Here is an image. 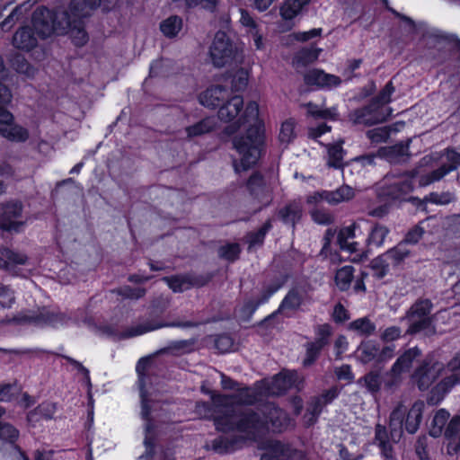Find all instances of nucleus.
Returning a JSON list of instances; mask_svg holds the SVG:
<instances>
[{"label":"nucleus","mask_w":460,"mask_h":460,"mask_svg":"<svg viewBox=\"0 0 460 460\" xmlns=\"http://www.w3.org/2000/svg\"><path fill=\"white\" fill-rule=\"evenodd\" d=\"M446 156L447 164H444L449 172L456 170L460 166V153H457L453 148H446L443 152Z\"/></svg>","instance_id":"nucleus-60"},{"label":"nucleus","mask_w":460,"mask_h":460,"mask_svg":"<svg viewBox=\"0 0 460 460\" xmlns=\"http://www.w3.org/2000/svg\"><path fill=\"white\" fill-rule=\"evenodd\" d=\"M261 419L265 421L266 427L255 435L245 434L247 438L255 439L263 435L267 430L280 432L286 429L290 422L288 414L273 402H267L260 410Z\"/></svg>","instance_id":"nucleus-10"},{"label":"nucleus","mask_w":460,"mask_h":460,"mask_svg":"<svg viewBox=\"0 0 460 460\" xmlns=\"http://www.w3.org/2000/svg\"><path fill=\"white\" fill-rule=\"evenodd\" d=\"M311 0H285L280 6V15L285 20H291L308 5Z\"/></svg>","instance_id":"nucleus-33"},{"label":"nucleus","mask_w":460,"mask_h":460,"mask_svg":"<svg viewBox=\"0 0 460 460\" xmlns=\"http://www.w3.org/2000/svg\"><path fill=\"white\" fill-rule=\"evenodd\" d=\"M241 248L238 243H227L218 249V256L229 261H234L239 258Z\"/></svg>","instance_id":"nucleus-53"},{"label":"nucleus","mask_w":460,"mask_h":460,"mask_svg":"<svg viewBox=\"0 0 460 460\" xmlns=\"http://www.w3.org/2000/svg\"><path fill=\"white\" fill-rule=\"evenodd\" d=\"M450 414L447 411L444 409H440L439 411H438L431 423V428L429 430L430 436H432L433 438L439 437L442 434L443 429L447 421L448 420Z\"/></svg>","instance_id":"nucleus-42"},{"label":"nucleus","mask_w":460,"mask_h":460,"mask_svg":"<svg viewBox=\"0 0 460 460\" xmlns=\"http://www.w3.org/2000/svg\"><path fill=\"white\" fill-rule=\"evenodd\" d=\"M248 84V73L246 70L240 69L232 79V90L234 92L243 91Z\"/></svg>","instance_id":"nucleus-64"},{"label":"nucleus","mask_w":460,"mask_h":460,"mask_svg":"<svg viewBox=\"0 0 460 460\" xmlns=\"http://www.w3.org/2000/svg\"><path fill=\"white\" fill-rule=\"evenodd\" d=\"M163 280L166 282L173 292H183L192 287H202L206 285L209 281V278L181 275L164 277Z\"/></svg>","instance_id":"nucleus-22"},{"label":"nucleus","mask_w":460,"mask_h":460,"mask_svg":"<svg viewBox=\"0 0 460 460\" xmlns=\"http://www.w3.org/2000/svg\"><path fill=\"white\" fill-rule=\"evenodd\" d=\"M212 63L217 67H222L233 61L237 62L239 56L236 49L226 32L217 31L209 49Z\"/></svg>","instance_id":"nucleus-9"},{"label":"nucleus","mask_w":460,"mask_h":460,"mask_svg":"<svg viewBox=\"0 0 460 460\" xmlns=\"http://www.w3.org/2000/svg\"><path fill=\"white\" fill-rule=\"evenodd\" d=\"M447 369L450 374L438 385L443 392H447L456 385L460 384V352L448 363Z\"/></svg>","instance_id":"nucleus-30"},{"label":"nucleus","mask_w":460,"mask_h":460,"mask_svg":"<svg viewBox=\"0 0 460 460\" xmlns=\"http://www.w3.org/2000/svg\"><path fill=\"white\" fill-rule=\"evenodd\" d=\"M416 172H405L401 174L394 172L387 174L385 179V185L383 187L382 195L391 199L405 200V196L411 193L413 190V179Z\"/></svg>","instance_id":"nucleus-8"},{"label":"nucleus","mask_w":460,"mask_h":460,"mask_svg":"<svg viewBox=\"0 0 460 460\" xmlns=\"http://www.w3.org/2000/svg\"><path fill=\"white\" fill-rule=\"evenodd\" d=\"M271 221L269 219L258 231L250 233L247 236L250 248L256 245H261L267 233L271 229Z\"/></svg>","instance_id":"nucleus-48"},{"label":"nucleus","mask_w":460,"mask_h":460,"mask_svg":"<svg viewBox=\"0 0 460 460\" xmlns=\"http://www.w3.org/2000/svg\"><path fill=\"white\" fill-rule=\"evenodd\" d=\"M295 128L296 123L292 119H288L282 123L279 132V140L281 143L288 145L296 138V133L295 131Z\"/></svg>","instance_id":"nucleus-50"},{"label":"nucleus","mask_w":460,"mask_h":460,"mask_svg":"<svg viewBox=\"0 0 460 460\" xmlns=\"http://www.w3.org/2000/svg\"><path fill=\"white\" fill-rule=\"evenodd\" d=\"M197 339L191 338L189 340L174 341L169 343L165 348L156 351V355L171 354L173 356H181L188 354L195 350Z\"/></svg>","instance_id":"nucleus-28"},{"label":"nucleus","mask_w":460,"mask_h":460,"mask_svg":"<svg viewBox=\"0 0 460 460\" xmlns=\"http://www.w3.org/2000/svg\"><path fill=\"white\" fill-rule=\"evenodd\" d=\"M152 359L151 357H145L141 358L136 367L137 373L138 375V385L140 389V397H141V404H142V411L141 415L142 418L149 420V415H150V408L148 405V400L146 395V391L145 390V376L146 371L149 368L151 365ZM152 429L150 421H148L146 425V438L144 440V443L146 447V454L152 455L154 452V446H153V438L148 435L150 432V429Z\"/></svg>","instance_id":"nucleus-11"},{"label":"nucleus","mask_w":460,"mask_h":460,"mask_svg":"<svg viewBox=\"0 0 460 460\" xmlns=\"http://www.w3.org/2000/svg\"><path fill=\"white\" fill-rule=\"evenodd\" d=\"M116 293L124 298L137 300L145 296L146 289L144 288H131L130 286H124L118 288Z\"/></svg>","instance_id":"nucleus-56"},{"label":"nucleus","mask_w":460,"mask_h":460,"mask_svg":"<svg viewBox=\"0 0 460 460\" xmlns=\"http://www.w3.org/2000/svg\"><path fill=\"white\" fill-rule=\"evenodd\" d=\"M406 413V406L400 402L391 412L389 417V433L385 426L377 424L375 429V439L380 447L382 454L386 458L393 457V447L391 442L398 443L403 434V420Z\"/></svg>","instance_id":"nucleus-3"},{"label":"nucleus","mask_w":460,"mask_h":460,"mask_svg":"<svg viewBox=\"0 0 460 460\" xmlns=\"http://www.w3.org/2000/svg\"><path fill=\"white\" fill-rule=\"evenodd\" d=\"M243 108V100L240 95H234L226 100L218 110V119L225 122L234 121L225 128L227 135L235 133L242 125L249 124L244 136L234 137L233 146L240 155V164L236 160L234 166L236 172L248 170L254 165L261 156L264 141L263 124L259 119V105L250 102L242 116L238 117Z\"/></svg>","instance_id":"nucleus-1"},{"label":"nucleus","mask_w":460,"mask_h":460,"mask_svg":"<svg viewBox=\"0 0 460 460\" xmlns=\"http://www.w3.org/2000/svg\"><path fill=\"white\" fill-rule=\"evenodd\" d=\"M370 267L373 270V276L377 279H382L385 278L388 271L390 266L388 263L382 258L381 255L372 260L370 262Z\"/></svg>","instance_id":"nucleus-55"},{"label":"nucleus","mask_w":460,"mask_h":460,"mask_svg":"<svg viewBox=\"0 0 460 460\" xmlns=\"http://www.w3.org/2000/svg\"><path fill=\"white\" fill-rule=\"evenodd\" d=\"M443 365L432 359L426 358L417 367L412 379L421 391L427 390L439 376Z\"/></svg>","instance_id":"nucleus-14"},{"label":"nucleus","mask_w":460,"mask_h":460,"mask_svg":"<svg viewBox=\"0 0 460 460\" xmlns=\"http://www.w3.org/2000/svg\"><path fill=\"white\" fill-rule=\"evenodd\" d=\"M195 412L199 418L213 419L217 430L222 432L248 430V424L254 420L252 412H242L233 407L230 398L211 393V402H198Z\"/></svg>","instance_id":"nucleus-2"},{"label":"nucleus","mask_w":460,"mask_h":460,"mask_svg":"<svg viewBox=\"0 0 460 460\" xmlns=\"http://www.w3.org/2000/svg\"><path fill=\"white\" fill-rule=\"evenodd\" d=\"M317 58L318 53L315 49H303L296 54L295 60L298 65L305 66L310 63H313L317 59Z\"/></svg>","instance_id":"nucleus-59"},{"label":"nucleus","mask_w":460,"mask_h":460,"mask_svg":"<svg viewBox=\"0 0 460 460\" xmlns=\"http://www.w3.org/2000/svg\"><path fill=\"white\" fill-rule=\"evenodd\" d=\"M445 436L450 440L449 447L454 451L457 452L460 450V415H456L451 419L447 424Z\"/></svg>","instance_id":"nucleus-35"},{"label":"nucleus","mask_w":460,"mask_h":460,"mask_svg":"<svg viewBox=\"0 0 460 460\" xmlns=\"http://www.w3.org/2000/svg\"><path fill=\"white\" fill-rule=\"evenodd\" d=\"M312 219L319 225H331L333 223V216L325 208L315 207L310 210Z\"/></svg>","instance_id":"nucleus-54"},{"label":"nucleus","mask_w":460,"mask_h":460,"mask_svg":"<svg viewBox=\"0 0 460 460\" xmlns=\"http://www.w3.org/2000/svg\"><path fill=\"white\" fill-rule=\"evenodd\" d=\"M343 141L341 140L336 144L327 145L328 160L327 165L332 168H343V157L345 151L342 148Z\"/></svg>","instance_id":"nucleus-34"},{"label":"nucleus","mask_w":460,"mask_h":460,"mask_svg":"<svg viewBox=\"0 0 460 460\" xmlns=\"http://www.w3.org/2000/svg\"><path fill=\"white\" fill-rule=\"evenodd\" d=\"M14 302L13 291L7 286L0 285V309L10 308Z\"/></svg>","instance_id":"nucleus-62"},{"label":"nucleus","mask_w":460,"mask_h":460,"mask_svg":"<svg viewBox=\"0 0 460 460\" xmlns=\"http://www.w3.org/2000/svg\"><path fill=\"white\" fill-rule=\"evenodd\" d=\"M198 324L191 321L186 322H172L169 323H155L151 321H147L143 323H137L136 325H132L128 327L124 332H122L119 335L120 339H129L133 337H137L142 335L146 332L155 331L163 327H181V328H192L196 327Z\"/></svg>","instance_id":"nucleus-17"},{"label":"nucleus","mask_w":460,"mask_h":460,"mask_svg":"<svg viewBox=\"0 0 460 460\" xmlns=\"http://www.w3.org/2000/svg\"><path fill=\"white\" fill-rule=\"evenodd\" d=\"M226 396L230 398V403L233 407L238 409L242 412H252L254 417L252 423L248 424L249 426H252L248 430H235L236 432L255 435L265 429V421L261 419L259 412L254 411L252 409L243 408V405H252L257 401V394L253 389L250 387L237 389L234 394Z\"/></svg>","instance_id":"nucleus-7"},{"label":"nucleus","mask_w":460,"mask_h":460,"mask_svg":"<svg viewBox=\"0 0 460 460\" xmlns=\"http://www.w3.org/2000/svg\"><path fill=\"white\" fill-rule=\"evenodd\" d=\"M302 302L303 296L301 292L296 288H293L284 297L279 311H283L286 309L296 310L302 305Z\"/></svg>","instance_id":"nucleus-44"},{"label":"nucleus","mask_w":460,"mask_h":460,"mask_svg":"<svg viewBox=\"0 0 460 460\" xmlns=\"http://www.w3.org/2000/svg\"><path fill=\"white\" fill-rule=\"evenodd\" d=\"M450 172L443 164L440 167L432 172L423 174L420 177V186H428L433 182L438 181L443 179L447 173Z\"/></svg>","instance_id":"nucleus-47"},{"label":"nucleus","mask_w":460,"mask_h":460,"mask_svg":"<svg viewBox=\"0 0 460 460\" xmlns=\"http://www.w3.org/2000/svg\"><path fill=\"white\" fill-rule=\"evenodd\" d=\"M350 329L363 335H371L376 331V324L367 317H363L351 322Z\"/></svg>","instance_id":"nucleus-49"},{"label":"nucleus","mask_w":460,"mask_h":460,"mask_svg":"<svg viewBox=\"0 0 460 460\" xmlns=\"http://www.w3.org/2000/svg\"><path fill=\"white\" fill-rule=\"evenodd\" d=\"M32 25L37 34L45 39L53 32L65 33L70 28L71 22L66 12L54 14L47 7L40 6L33 12Z\"/></svg>","instance_id":"nucleus-4"},{"label":"nucleus","mask_w":460,"mask_h":460,"mask_svg":"<svg viewBox=\"0 0 460 460\" xmlns=\"http://www.w3.org/2000/svg\"><path fill=\"white\" fill-rule=\"evenodd\" d=\"M0 227L7 231L17 232L22 225L17 219L22 217V204L20 201H10L2 205Z\"/></svg>","instance_id":"nucleus-18"},{"label":"nucleus","mask_w":460,"mask_h":460,"mask_svg":"<svg viewBox=\"0 0 460 460\" xmlns=\"http://www.w3.org/2000/svg\"><path fill=\"white\" fill-rule=\"evenodd\" d=\"M13 45L21 50L30 51L37 45L33 31L28 26L20 28L13 37Z\"/></svg>","instance_id":"nucleus-27"},{"label":"nucleus","mask_w":460,"mask_h":460,"mask_svg":"<svg viewBox=\"0 0 460 460\" xmlns=\"http://www.w3.org/2000/svg\"><path fill=\"white\" fill-rule=\"evenodd\" d=\"M261 460H307L301 451L291 448L279 441L270 445V451L261 456Z\"/></svg>","instance_id":"nucleus-21"},{"label":"nucleus","mask_w":460,"mask_h":460,"mask_svg":"<svg viewBox=\"0 0 460 460\" xmlns=\"http://www.w3.org/2000/svg\"><path fill=\"white\" fill-rule=\"evenodd\" d=\"M375 105V103L370 102L363 108L355 110L349 114V119L355 125L362 124L365 126H372L385 121V115Z\"/></svg>","instance_id":"nucleus-19"},{"label":"nucleus","mask_w":460,"mask_h":460,"mask_svg":"<svg viewBox=\"0 0 460 460\" xmlns=\"http://www.w3.org/2000/svg\"><path fill=\"white\" fill-rule=\"evenodd\" d=\"M246 435H221L211 441L210 448L217 454L232 453L243 447Z\"/></svg>","instance_id":"nucleus-20"},{"label":"nucleus","mask_w":460,"mask_h":460,"mask_svg":"<svg viewBox=\"0 0 460 460\" xmlns=\"http://www.w3.org/2000/svg\"><path fill=\"white\" fill-rule=\"evenodd\" d=\"M12 101L9 88L0 83V134L10 141L25 142L29 138V131L13 122V115L5 108Z\"/></svg>","instance_id":"nucleus-5"},{"label":"nucleus","mask_w":460,"mask_h":460,"mask_svg":"<svg viewBox=\"0 0 460 460\" xmlns=\"http://www.w3.org/2000/svg\"><path fill=\"white\" fill-rule=\"evenodd\" d=\"M325 406L322 399H319L317 396L313 397L308 402L304 417L306 425L311 426L314 424Z\"/></svg>","instance_id":"nucleus-39"},{"label":"nucleus","mask_w":460,"mask_h":460,"mask_svg":"<svg viewBox=\"0 0 460 460\" xmlns=\"http://www.w3.org/2000/svg\"><path fill=\"white\" fill-rule=\"evenodd\" d=\"M302 383L303 379L296 371H282L268 383L267 391L272 395H281L291 387L300 389Z\"/></svg>","instance_id":"nucleus-16"},{"label":"nucleus","mask_w":460,"mask_h":460,"mask_svg":"<svg viewBox=\"0 0 460 460\" xmlns=\"http://www.w3.org/2000/svg\"><path fill=\"white\" fill-rule=\"evenodd\" d=\"M70 320L66 314L60 312H52L47 309H42L33 314H24L16 317H13L10 322H15L18 323H29L35 326H53L63 325L67 323Z\"/></svg>","instance_id":"nucleus-12"},{"label":"nucleus","mask_w":460,"mask_h":460,"mask_svg":"<svg viewBox=\"0 0 460 460\" xmlns=\"http://www.w3.org/2000/svg\"><path fill=\"white\" fill-rule=\"evenodd\" d=\"M420 355L421 351L417 347L407 349L397 358L392 367L391 372L394 376H399L402 372L409 370L413 361L420 358Z\"/></svg>","instance_id":"nucleus-29"},{"label":"nucleus","mask_w":460,"mask_h":460,"mask_svg":"<svg viewBox=\"0 0 460 460\" xmlns=\"http://www.w3.org/2000/svg\"><path fill=\"white\" fill-rule=\"evenodd\" d=\"M182 20L178 16H170L161 25V31L168 38H172L181 30Z\"/></svg>","instance_id":"nucleus-43"},{"label":"nucleus","mask_w":460,"mask_h":460,"mask_svg":"<svg viewBox=\"0 0 460 460\" xmlns=\"http://www.w3.org/2000/svg\"><path fill=\"white\" fill-rule=\"evenodd\" d=\"M355 269L347 265L339 269L335 275V283L341 291H347L354 279Z\"/></svg>","instance_id":"nucleus-38"},{"label":"nucleus","mask_w":460,"mask_h":460,"mask_svg":"<svg viewBox=\"0 0 460 460\" xmlns=\"http://www.w3.org/2000/svg\"><path fill=\"white\" fill-rule=\"evenodd\" d=\"M1 255L4 258V264L9 267L10 265L24 264L27 257L22 253L15 252L8 248L1 251Z\"/></svg>","instance_id":"nucleus-57"},{"label":"nucleus","mask_w":460,"mask_h":460,"mask_svg":"<svg viewBox=\"0 0 460 460\" xmlns=\"http://www.w3.org/2000/svg\"><path fill=\"white\" fill-rule=\"evenodd\" d=\"M355 195L354 190L349 185H342L335 190L315 191L307 196L306 202L309 205H316L321 201H326L330 205H338L350 200Z\"/></svg>","instance_id":"nucleus-15"},{"label":"nucleus","mask_w":460,"mask_h":460,"mask_svg":"<svg viewBox=\"0 0 460 460\" xmlns=\"http://www.w3.org/2000/svg\"><path fill=\"white\" fill-rule=\"evenodd\" d=\"M227 97V90L222 85H213L199 95V102L208 108L221 106Z\"/></svg>","instance_id":"nucleus-23"},{"label":"nucleus","mask_w":460,"mask_h":460,"mask_svg":"<svg viewBox=\"0 0 460 460\" xmlns=\"http://www.w3.org/2000/svg\"><path fill=\"white\" fill-rule=\"evenodd\" d=\"M247 188L252 196L261 197L266 189L262 175L260 172H253L247 181Z\"/></svg>","instance_id":"nucleus-46"},{"label":"nucleus","mask_w":460,"mask_h":460,"mask_svg":"<svg viewBox=\"0 0 460 460\" xmlns=\"http://www.w3.org/2000/svg\"><path fill=\"white\" fill-rule=\"evenodd\" d=\"M302 206L297 201H291L278 211V218L285 225H289L293 228L302 217Z\"/></svg>","instance_id":"nucleus-26"},{"label":"nucleus","mask_w":460,"mask_h":460,"mask_svg":"<svg viewBox=\"0 0 460 460\" xmlns=\"http://www.w3.org/2000/svg\"><path fill=\"white\" fill-rule=\"evenodd\" d=\"M332 333L330 324H320L315 329L316 339L314 341L305 344V356L303 360L305 367L313 365L318 358L322 349L329 344V339Z\"/></svg>","instance_id":"nucleus-13"},{"label":"nucleus","mask_w":460,"mask_h":460,"mask_svg":"<svg viewBox=\"0 0 460 460\" xmlns=\"http://www.w3.org/2000/svg\"><path fill=\"white\" fill-rule=\"evenodd\" d=\"M388 234V227L383 225L376 224L375 226H373L369 234L368 243L376 246H381L383 245L384 241Z\"/></svg>","instance_id":"nucleus-51"},{"label":"nucleus","mask_w":460,"mask_h":460,"mask_svg":"<svg viewBox=\"0 0 460 460\" xmlns=\"http://www.w3.org/2000/svg\"><path fill=\"white\" fill-rule=\"evenodd\" d=\"M358 384L365 386L371 394L379 392L382 385V378L377 371H370L358 380Z\"/></svg>","instance_id":"nucleus-41"},{"label":"nucleus","mask_w":460,"mask_h":460,"mask_svg":"<svg viewBox=\"0 0 460 460\" xmlns=\"http://www.w3.org/2000/svg\"><path fill=\"white\" fill-rule=\"evenodd\" d=\"M307 113L314 118L332 119L335 115L334 111L329 109H320L316 104L308 102L306 105Z\"/></svg>","instance_id":"nucleus-63"},{"label":"nucleus","mask_w":460,"mask_h":460,"mask_svg":"<svg viewBox=\"0 0 460 460\" xmlns=\"http://www.w3.org/2000/svg\"><path fill=\"white\" fill-rule=\"evenodd\" d=\"M411 254V251L404 245V243H399L394 248L389 249L381 254L382 258L389 266L396 267L402 263Z\"/></svg>","instance_id":"nucleus-31"},{"label":"nucleus","mask_w":460,"mask_h":460,"mask_svg":"<svg viewBox=\"0 0 460 460\" xmlns=\"http://www.w3.org/2000/svg\"><path fill=\"white\" fill-rule=\"evenodd\" d=\"M394 92V86L393 83L388 82L385 86L382 89L380 93L372 99L371 103H375L376 107L380 110L384 105L387 104L391 101V95Z\"/></svg>","instance_id":"nucleus-52"},{"label":"nucleus","mask_w":460,"mask_h":460,"mask_svg":"<svg viewBox=\"0 0 460 460\" xmlns=\"http://www.w3.org/2000/svg\"><path fill=\"white\" fill-rule=\"evenodd\" d=\"M56 412V404L49 402L40 403L27 414L29 423L34 425L40 420H51Z\"/></svg>","instance_id":"nucleus-32"},{"label":"nucleus","mask_w":460,"mask_h":460,"mask_svg":"<svg viewBox=\"0 0 460 460\" xmlns=\"http://www.w3.org/2000/svg\"><path fill=\"white\" fill-rule=\"evenodd\" d=\"M305 83L310 85H318L322 87L338 86L341 80L340 77L326 74L322 70L313 69L308 71L304 76Z\"/></svg>","instance_id":"nucleus-24"},{"label":"nucleus","mask_w":460,"mask_h":460,"mask_svg":"<svg viewBox=\"0 0 460 460\" xmlns=\"http://www.w3.org/2000/svg\"><path fill=\"white\" fill-rule=\"evenodd\" d=\"M354 236L355 225L341 228L337 236V243L341 249L355 252L357 250L356 243L349 242V239H353Z\"/></svg>","instance_id":"nucleus-40"},{"label":"nucleus","mask_w":460,"mask_h":460,"mask_svg":"<svg viewBox=\"0 0 460 460\" xmlns=\"http://www.w3.org/2000/svg\"><path fill=\"white\" fill-rule=\"evenodd\" d=\"M358 351H360V360L362 363L367 364L374 359L377 361L379 346L373 341H367L360 345Z\"/></svg>","instance_id":"nucleus-45"},{"label":"nucleus","mask_w":460,"mask_h":460,"mask_svg":"<svg viewBox=\"0 0 460 460\" xmlns=\"http://www.w3.org/2000/svg\"><path fill=\"white\" fill-rule=\"evenodd\" d=\"M102 0H73L70 3L71 12L78 16L84 17L89 15L90 11L97 8Z\"/></svg>","instance_id":"nucleus-37"},{"label":"nucleus","mask_w":460,"mask_h":460,"mask_svg":"<svg viewBox=\"0 0 460 460\" xmlns=\"http://www.w3.org/2000/svg\"><path fill=\"white\" fill-rule=\"evenodd\" d=\"M216 128V120L214 118H205L198 123L187 127L186 132L189 138L199 137L211 132Z\"/></svg>","instance_id":"nucleus-36"},{"label":"nucleus","mask_w":460,"mask_h":460,"mask_svg":"<svg viewBox=\"0 0 460 460\" xmlns=\"http://www.w3.org/2000/svg\"><path fill=\"white\" fill-rule=\"evenodd\" d=\"M19 437V431L12 424L0 421V438L13 443Z\"/></svg>","instance_id":"nucleus-58"},{"label":"nucleus","mask_w":460,"mask_h":460,"mask_svg":"<svg viewBox=\"0 0 460 460\" xmlns=\"http://www.w3.org/2000/svg\"><path fill=\"white\" fill-rule=\"evenodd\" d=\"M427 200L437 205H447L456 200L453 193L447 191L442 193L432 192L426 198Z\"/></svg>","instance_id":"nucleus-61"},{"label":"nucleus","mask_w":460,"mask_h":460,"mask_svg":"<svg viewBox=\"0 0 460 460\" xmlns=\"http://www.w3.org/2000/svg\"><path fill=\"white\" fill-rule=\"evenodd\" d=\"M424 407L425 404L422 401H416L409 411L406 409L403 427L408 433L417 432L422 420Z\"/></svg>","instance_id":"nucleus-25"},{"label":"nucleus","mask_w":460,"mask_h":460,"mask_svg":"<svg viewBox=\"0 0 460 460\" xmlns=\"http://www.w3.org/2000/svg\"><path fill=\"white\" fill-rule=\"evenodd\" d=\"M432 305L429 300H420L414 303L407 311L405 320L408 323L407 334L423 332L426 336L435 334L436 329L433 318L430 316Z\"/></svg>","instance_id":"nucleus-6"}]
</instances>
